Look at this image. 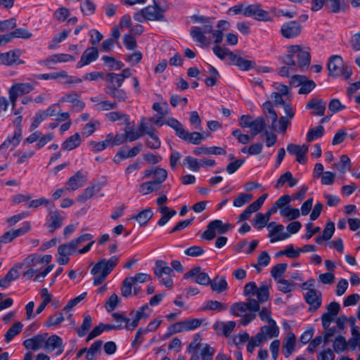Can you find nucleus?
Instances as JSON below:
<instances>
[{
  "label": "nucleus",
  "instance_id": "33",
  "mask_svg": "<svg viewBox=\"0 0 360 360\" xmlns=\"http://www.w3.org/2000/svg\"><path fill=\"white\" fill-rule=\"evenodd\" d=\"M193 153L196 155H200L202 154H214V155H224L226 151L224 149L220 147H205L201 146L194 149Z\"/></svg>",
  "mask_w": 360,
  "mask_h": 360
},
{
  "label": "nucleus",
  "instance_id": "5",
  "mask_svg": "<svg viewBox=\"0 0 360 360\" xmlns=\"http://www.w3.org/2000/svg\"><path fill=\"white\" fill-rule=\"evenodd\" d=\"M166 8H160L155 2L154 5L148 6L134 15V19L143 22L145 20L162 21L165 20L164 13Z\"/></svg>",
  "mask_w": 360,
  "mask_h": 360
},
{
  "label": "nucleus",
  "instance_id": "27",
  "mask_svg": "<svg viewBox=\"0 0 360 360\" xmlns=\"http://www.w3.org/2000/svg\"><path fill=\"white\" fill-rule=\"evenodd\" d=\"M20 268H21V265H16L12 267L6 276L0 279V287L7 288L13 281L18 278L19 274L18 270Z\"/></svg>",
  "mask_w": 360,
  "mask_h": 360
},
{
  "label": "nucleus",
  "instance_id": "49",
  "mask_svg": "<svg viewBox=\"0 0 360 360\" xmlns=\"http://www.w3.org/2000/svg\"><path fill=\"white\" fill-rule=\"evenodd\" d=\"M64 319H65L62 313H56L47 319L44 325L46 327H56L58 326Z\"/></svg>",
  "mask_w": 360,
  "mask_h": 360
},
{
  "label": "nucleus",
  "instance_id": "45",
  "mask_svg": "<svg viewBox=\"0 0 360 360\" xmlns=\"http://www.w3.org/2000/svg\"><path fill=\"white\" fill-rule=\"evenodd\" d=\"M351 333L352 338L348 341L349 346L353 350L356 347L360 348V328H351Z\"/></svg>",
  "mask_w": 360,
  "mask_h": 360
},
{
  "label": "nucleus",
  "instance_id": "60",
  "mask_svg": "<svg viewBox=\"0 0 360 360\" xmlns=\"http://www.w3.org/2000/svg\"><path fill=\"white\" fill-rule=\"evenodd\" d=\"M264 339L262 338V335L257 333L255 336L250 338L247 345V351L250 353H252L256 347H259L260 344L264 342Z\"/></svg>",
  "mask_w": 360,
  "mask_h": 360
},
{
  "label": "nucleus",
  "instance_id": "59",
  "mask_svg": "<svg viewBox=\"0 0 360 360\" xmlns=\"http://www.w3.org/2000/svg\"><path fill=\"white\" fill-rule=\"evenodd\" d=\"M253 198L252 194L242 193L233 200V205L235 207H242L248 203Z\"/></svg>",
  "mask_w": 360,
  "mask_h": 360
},
{
  "label": "nucleus",
  "instance_id": "2",
  "mask_svg": "<svg viewBox=\"0 0 360 360\" xmlns=\"http://www.w3.org/2000/svg\"><path fill=\"white\" fill-rule=\"evenodd\" d=\"M151 313V309L149 308L148 304L143 305L139 310L134 311H131L129 313V316H131L132 321L127 318L124 314H119L114 312L112 314V316L114 320L117 322L124 323V328L127 330H133L136 328L141 319H146L149 317Z\"/></svg>",
  "mask_w": 360,
  "mask_h": 360
},
{
  "label": "nucleus",
  "instance_id": "15",
  "mask_svg": "<svg viewBox=\"0 0 360 360\" xmlns=\"http://www.w3.org/2000/svg\"><path fill=\"white\" fill-rule=\"evenodd\" d=\"M44 349L49 352L58 349L57 354H60L64 350L62 338L57 335H52L48 338H46Z\"/></svg>",
  "mask_w": 360,
  "mask_h": 360
},
{
  "label": "nucleus",
  "instance_id": "19",
  "mask_svg": "<svg viewBox=\"0 0 360 360\" xmlns=\"http://www.w3.org/2000/svg\"><path fill=\"white\" fill-rule=\"evenodd\" d=\"M86 180V176L79 171L68 179L66 184V190L75 191L82 187Z\"/></svg>",
  "mask_w": 360,
  "mask_h": 360
},
{
  "label": "nucleus",
  "instance_id": "29",
  "mask_svg": "<svg viewBox=\"0 0 360 360\" xmlns=\"http://www.w3.org/2000/svg\"><path fill=\"white\" fill-rule=\"evenodd\" d=\"M231 27V24L227 20H219L217 23V30L213 32L214 43L220 44L224 38L223 32L227 30Z\"/></svg>",
  "mask_w": 360,
  "mask_h": 360
},
{
  "label": "nucleus",
  "instance_id": "9",
  "mask_svg": "<svg viewBox=\"0 0 360 360\" xmlns=\"http://www.w3.org/2000/svg\"><path fill=\"white\" fill-rule=\"evenodd\" d=\"M244 16L252 17L258 21H270L271 18L268 11L262 8L259 4H250L245 6L244 10Z\"/></svg>",
  "mask_w": 360,
  "mask_h": 360
},
{
  "label": "nucleus",
  "instance_id": "25",
  "mask_svg": "<svg viewBox=\"0 0 360 360\" xmlns=\"http://www.w3.org/2000/svg\"><path fill=\"white\" fill-rule=\"evenodd\" d=\"M75 58L70 54L66 53H58L53 54L50 57L47 58L44 63L46 66H50L51 64H56L58 63H66L69 61H73Z\"/></svg>",
  "mask_w": 360,
  "mask_h": 360
},
{
  "label": "nucleus",
  "instance_id": "63",
  "mask_svg": "<svg viewBox=\"0 0 360 360\" xmlns=\"http://www.w3.org/2000/svg\"><path fill=\"white\" fill-rule=\"evenodd\" d=\"M148 332V330H146L143 328H139L135 335L134 340L131 343L132 347H135L137 349L143 341V336Z\"/></svg>",
  "mask_w": 360,
  "mask_h": 360
},
{
  "label": "nucleus",
  "instance_id": "7",
  "mask_svg": "<svg viewBox=\"0 0 360 360\" xmlns=\"http://www.w3.org/2000/svg\"><path fill=\"white\" fill-rule=\"evenodd\" d=\"M173 269L164 260H157L154 268V274L160 280V283L167 288H171L173 285L172 276Z\"/></svg>",
  "mask_w": 360,
  "mask_h": 360
},
{
  "label": "nucleus",
  "instance_id": "53",
  "mask_svg": "<svg viewBox=\"0 0 360 360\" xmlns=\"http://www.w3.org/2000/svg\"><path fill=\"white\" fill-rule=\"evenodd\" d=\"M281 216L288 218L289 220H293L298 218L300 215V210L296 208L285 207L280 210Z\"/></svg>",
  "mask_w": 360,
  "mask_h": 360
},
{
  "label": "nucleus",
  "instance_id": "20",
  "mask_svg": "<svg viewBox=\"0 0 360 360\" xmlns=\"http://www.w3.org/2000/svg\"><path fill=\"white\" fill-rule=\"evenodd\" d=\"M258 333L261 334L262 338L264 341H266L268 338H271L278 336L279 329L276 326V321L274 320H271L270 322H269V325L262 326L260 332Z\"/></svg>",
  "mask_w": 360,
  "mask_h": 360
},
{
  "label": "nucleus",
  "instance_id": "64",
  "mask_svg": "<svg viewBox=\"0 0 360 360\" xmlns=\"http://www.w3.org/2000/svg\"><path fill=\"white\" fill-rule=\"evenodd\" d=\"M155 180H153L156 184L160 186V184L165 181L167 177V172L160 167L154 169Z\"/></svg>",
  "mask_w": 360,
  "mask_h": 360
},
{
  "label": "nucleus",
  "instance_id": "18",
  "mask_svg": "<svg viewBox=\"0 0 360 360\" xmlns=\"http://www.w3.org/2000/svg\"><path fill=\"white\" fill-rule=\"evenodd\" d=\"M59 102L72 103V109L77 112L82 110L85 107V103L79 99V95L75 92L65 94L60 98Z\"/></svg>",
  "mask_w": 360,
  "mask_h": 360
},
{
  "label": "nucleus",
  "instance_id": "35",
  "mask_svg": "<svg viewBox=\"0 0 360 360\" xmlns=\"http://www.w3.org/2000/svg\"><path fill=\"white\" fill-rule=\"evenodd\" d=\"M101 190L99 185L92 184L86 187L82 193L78 195L77 200L79 202H84L94 196L95 193L98 192Z\"/></svg>",
  "mask_w": 360,
  "mask_h": 360
},
{
  "label": "nucleus",
  "instance_id": "10",
  "mask_svg": "<svg viewBox=\"0 0 360 360\" xmlns=\"http://www.w3.org/2000/svg\"><path fill=\"white\" fill-rule=\"evenodd\" d=\"M65 217L57 210H49L46 218L44 226L49 229L51 233L60 229L63 224Z\"/></svg>",
  "mask_w": 360,
  "mask_h": 360
},
{
  "label": "nucleus",
  "instance_id": "3",
  "mask_svg": "<svg viewBox=\"0 0 360 360\" xmlns=\"http://www.w3.org/2000/svg\"><path fill=\"white\" fill-rule=\"evenodd\" d=\"M263 112L268 122H271V128L276 132L285 134L290 121L286 117H281L279 119L276 112L274 109L273 103L267 101L262 105Z\"/></svg>",
  "mask_w": 360,
  "mask_h": 360
},
{
  "label": "nucleus",
  "instance_id": "54",
  "mask_svg": "<svg viewBox=\"0 0 360 360\" xmlns=\"http://www.w3.org/2000/svg\"><path fill=\"white\" fill-rule=\"evenodd\" d=\"M287 266H288V265L285 263H280V264H277L276 265L274 266L271 271V276L276 281H278V279H281V277L284 274V272L286 271Z\"/></svg>",
  "mask_w": 360,
  "mask_h": 360
},
{
  "label": "nucleus",
  "instance_id": "46",
  "mask_svg": "<svg viewBox=\"0 0 360 360\" xmlns=\"http://www.w3.org/2000/svg\"><path fill=\"white\" fill-rule=\"evenodd\" d=\"M324 134V128L322 125H319L316 127L310 129L307 134V141L311 142L320 137Z\"/></svg>",
  "mask_w": 360,
  "mask_h": 360
},
{
  "label": "nucleus",
  "instance_id": "55",
  "mask_svg": "<svg viewBox=\"0 0 360 360\" xmlns=\"http://www.w3.org/2000/svg\"><path fill=\"white\" fill-rule=\"evenodd\" d=\"M205 309L222 311L228 309L227 304L221 303L216 300H209L206 302Z\"/></svg>",
  "mask_w": 360,
  "mask_h": 360
},
{
  "label": "nucleus",
  "instance_id": "24",
  "mask_svg": "<svg viewBox=\"0 0 360 360\" xmlns=\"http://www.w3.org/2000/svg\"><path fill=\"white\" fill-rule=\"evenodd\" d=\"M179 138L188 143L198 145L206 137L204 136L203 134H200V132H188V131L184 129Z\"/></svg>",
  "mask_w": 360,
  "mask_h": 360
},
{
  "label": "nucleus",
  "instance_id": "8",
  "mask_svg": "<svg viewBox=\"0 0 360 360\" xmlns=\"http://www.w3.org/2000/svg\"><path fill=\"white\" fill-rule=\"evenodd\" d=\"M213 22L212 20L205 23L202 24V26H194L191 28L190 34L192 38L200 44L202 46H205L207 44V39L205 37V34L212 33L213 34Z\"/></svg>",
  "mask_w": 360,
  "mask_h": 360
},
{
  "label": "nucleus",
  "instance_id": "56",
  "mask_svg": "<svg viewBox=\"0 0 360 360\" xmlns=\"http://www.w3.org/2000/svg\"><path fill=\"white\" fill-rule=\"evenodd\" d=\"M212 226H214L216 231L220 234L226 233L233 227L231 224H223L222 221L219 219L212 221Z\"/></svg>",
  "mask_w": 360,
  "mask_h": 360
},
{
  "label": "nucleus",
  "instance_id": "14",
  "mask_svg": "<svg viewBox=\"0 0 360 360\" xmlns=\"http://www.w3.org/2000/svg\"><path fill=\"white\" fill-rule=\"evenodd\" d=\"M306 302L309 305V310L316 311L321 305V292L317 290L307 291L304 295Z\"/></svg>",
  "mask_w": 360,
  "mask_h": 360
},
{
  "label": "nucleus",
  "instance_id": "32",
  "mask_svg": "<svg viewBox=\"0 0 360 360\" xmlns=\"http://www.w3.org/2000/svg\"><path fill=\"white\" fill-rule=\"evenodd\" d=\"M306 107L308 109H315L316 110L315 114L319 116L323 115L326 110V103L322 99L319 98L311 99Z\"/></svg>",
  "mask_w": 360,
  "mask_h": 360
},
{
  "label": "nucleus",
  "instance_id": "51",
  "mask_svg": "<svg viewBox=\"0 0 360 360\" xmlns=\"http://www.w3.org/2000/svg\"><path fill=\"white\" fill-rule=\"evenodd\" d=\"M247 304L245 302H240L233 304L230 308V312L233 316H242L243 313L247 310Z\"/></svg>",
  "mask_w": 360,
  "mask_h": 360
},
{
  "label": "nucleus",
  "instance_id": "50",
  "mask_svg": "<svg viewBox=\"0 0 360 360\" xmlns=\"http://www.w3.org/2000/svg\"><path fill=\"white\" fill-rule=\"evenodd\" d=\"M104 63L107 65L110 70H118L122 68L124 64L120 60H116L113 57L104 56L102 57Z\"/></svg>",
  "mask_w": 360,
  "mask_h": 360
},
{
  "label": "nucleus",
  "instance_id": "41",
  "mask_svg": "<svg viewBox=\"0 0 360 360\" xmlns=\"http://www.w3.org/2000/svg\"><path fill=\"white\" fill-rule=\"evenodd\" d=\"M103 345L102 340H96L95 341L89 349H87V354H86V359L87 360H95L96 358V354L100 353L101 348Z\"/></svg>",
  "mask_w": 360,
  "mask_h": 360
},
{
  "label": "nucleus",
  "instance_id": "21",
  "mask_svg": "<svg viewBox=\"0 0 360 360\" xmlns=\"http://www.w3.org/2000/svg\"><path fill=\"white\" fill-rule=\"evenodd\" d=\"M269 237L271 243L283 240L290 237V233L284 232V226L282 224L275 225L274 229L269 230Z\"/></svg>",
  "mask_w": 360,
  "mask_h": 360
},
{
  "label": "nucleus",
  "instance_id": "62",
  "mask_svg": "<svg viewBox=\"0 0 360 360\" xmlns=\"http://www.w3.org/2000/svg\"><path fill=\"white\" fill-rule=\"evenodd\" d=\"M133 280L131 278L127 277L122 283V287L121 288L122 295L125 297H128L131 295V289L133 285Z\"/></svg>",
  "mask_w": 360,
  "mask_h": 360
},
{
  "label": "nucleus",
  "instance_id": "34",
  "mask_svg": "<svg viewBox=\"0 0 360 360\" xmlns=\"http://www.w3.org/2000/svg\"><path fill=\"white\" fill-rule=\"evenodd\" d=\"M18 53L14 51L0 53V64L11 66L15 64L18 60Z\"/></svg>",
  "mask_w": 360,
  "mask_h": 360
},
{
  "label": "nucleus",
  "instance_id": "23",
  "mask_svg": "<svg viewBox=\"0 0 360 360\" xmlns=\"http://www.w3.org/2000/svg\"><path fill=\"white\" fill-rule=\"evenodd\" d=\"M295 340V335L291 332L288 333L287 336L284 338L282 352L286 358H288L294 351Z\"/></svg>",
  "mask_w": 360,
  "mask_h": 360
},
{
  "label": "nucleus",
  "instance_id": "44",
  "mask_svg": "<svg viewBox=\"0 0 360 360\" xmlns=\"http://www.w3.org/2000/svg\"><path fill=\"white\" fill-rule=\"evenodd\" d=\"M160 188V186L156 184L154 181H150L141 184L139 192L143 195H147L152 192L158 191Z\"/></svg>",
  "mask_w": 360,
  "mask_h": 360
},
{
  "label": "nucleus",
  "instance_id": "28",
  "mask_svg": "<svg viewBox=\"0 0 360 360\" xmlns=\"http://www.w3.org/2000/svg\"><path fill=\"white\" fill-rule=\"evenodd\" d=\"M20 137L21 129L18 128L15 131L12 138H8L0 146V152L4 153L11 145H12L13 147H15L20 143Z\"/></svg>",
  "mask_w": 360,
  "mask_h": 360
},
{
  "label": "nucleus",
  "instance_id": "61",
  "mask_svg": "<svg viewBox=\"0 0 360 360\" xmlns=\"http://www.w3.org/2000/svg\"><path fill=\"white\" fill-rule=\"evenodd\" d=\"M91 317L89 315H86L84 316L83 323L80 328L77 330V335L79 337H83L86 335L87 331L91 328Z\"/></svg>",
  "mask_w": 360,
  "mask_h": 360
},
{
  "label": "nucleus",
  "instance_id": "39",
  "mask_svg": "<svg viewBox=\"0 0 360 360\" xmlns=\"http://www.w3.org/2000/svg\"><path fill=\"white\" fill-rule=\"evenodd\" d=\"M10 89L20 96L31 92L34 89V86L30 83H17L12 85Z\"/></svg>",
  "mask_w": 360,
  "mask_h": 360
},
{
  "label": "nucleus",
  "instance_id": "42",
  "mask_svg": "<svg viewBox=\"0 0 360 360\" xmlns=\"http://www.w3.org/2000/svg\"><path fill=\"white\" fill-rule=\"evenodd\" d=\"M22 326L23 325L21 322H15L5 334L6 342H9L15 336L19 334L22 330Z\"/></svg>",
  "mask_w": 360,
  "mask_h": 360
},
{
  "label": "nucleus",
  "instance_id": "30",
  "mask_svg": "<svg viewBox=\"0 0 360 360\" xmlns=\"http://www.w3.org/2000/svg\"><path fill=\"white\" fill-rule=\"evenodd\" d=\"M266 127V122L263 117H258L253 120L250 124V134L252 137L256 136L259 133L262 132Z\"/></svg>",
  "mask_w": 360,
  "mask_h": 360
},
{
  "label": "nucleus",
  "instance_id": "57",
  "mask_svg": "<svg viewBox=\"0 0 360 360\" xmlns=\"http://www.w3.org/2000/svg\"><path fill=\"white\" fill-rule=\"evenodd\" d=\"M95 109L97 110L108 111L110 110L116 109L117 108V101L111 102L108 100L98 102L94 105Z\"/></svg>",
  "mask_w": 360,
  "mask_h": 360
},
{
  "label": "nucleus",
  "instance_id": "12",
  "mask_svg": "<svg viewBox=\"0 0 360 360\" xmlns=\"http://www.w3.org/2000/svg\"><path fill=\"white\" fill-rule=\"evenodd\" d=\"M302 30V27L299 22L292 20L281 25V34L285 39H294L300 34Z\"/></svg>",
  "mask_w": 360,
  "mask_h": 360
},
{
  "label": "nucleus",
  "instance_id": "1",
  "mask_svg": "<svg viewBox=\"0 0 360 360\" xmlns=\"http://www.w3.org/2000/svg\"><path fill=\"white\" fill-rule=\"evenodd\" d=\"M311 56L307 51L302 49L299 45L288 48V55L284 59L285 65L297 67L300 70L307 68L310 64Z\"/></svg>",
  "mask_w": 360,
  "mask_h": 360
},
{
  "label": "nucleus",
  "instance_id": "48",
  "mask_svg": "<svg viewBox=\"0 0 360 360\" xmlns=\"http://www.w3.org/2000/svg\"><path fill=\"white\" fill-rule=\"evenodd\" d=\"M347 345H349L346 339L342 335H338L335 338L333 347L336 353H341L347 349Z\"/></svg>",
  "mask_w": 360,
  "mask_h": 360
},
{
  "label": "nucleus",
  "instance_id": "38",
  "mask_svg": "<svg viewBox=\"0 0 360 360\" xmlns=\"http://www.w3.org/2000/svg\"><path fill=\"white\" fill-rule=\"evenodd\" d=\"M210 285L212 290L217 292H222L228 288V283L224 277H215L212 281H211V283H210Z\"/></svg>",
  "mask_w": 360,
  "mask_h": 360
},
{
  "label": "nucleus",
  "instance_id": "47",
  "mask_svg": "<svg viewBox=\"0 0 360 360\" xmlns=\"http://www.w3.org/2000/svg\"><path fill=\"white\" fill-rule=\"evenodd\" d=\"M125 138L127 141L132 142L136 140H138L139 138L142 137V133L140 131H134L132 127H130L129 122L126 125L124 129Z\"/></svg>",
  "mask_w": 360,
  "mask_h": 360
},
{
  "label": "nucleus",
  "instance_id": "22",
  "mask_svg": "<svg viewBox=\"0 0 360 360\" xmlns=\"http://www.w3.org/2000/svg\"><path fill=\"white\" fill-rule=\"evenodd\" d=\"M229 58L231 61L237 65L240 70L247 71L255 67V63L252 60H245L240 56L235 55L233 53H229Z\"/></svg>",
  "mask_w": 360,
  "mask_h": 360
},
{
  "label": "nucleus",
  "instance_id": "58",
  "mask_svg": "<svg viewBox=\"0 0 360 360\" xmlns=\"http://www.w3.org/2000/svg\"><path fill=\"white\" fill-rule=\"evenodd\" d=\"M337 169L342 173L345 174L351 169V160L346 155H342L340 157V162L337 165Z\"/></svg>",
  "mask_w": 360,
  "mask_h": 360
},
{
  "label": "nucleus",
  "instance_id": "16",
  "mask_svg": "<svg viewBox=\"0 0 360 360\" xmlns=\"http://www.w3.org/2000/svg\"><path fill=\"white\" fill-rule=\"evenodd\" d=\"M98 57V49L94 46L89 47L83 52L80 60L77 63L76 68H81L84 65H89L91 62L96 60Z\"/></svg>",
  "mask_w": 360,
  "mask_h": 360
},
{
  "label": "nucleus",
  "instance_id": "31",
  "mask_svg": "<svg viewBox=\"0 0 360 360\" xmlns=\"http://www.w3.org/2000/svg\"><path fill=\"white\" fill-rule=\"evenodd\" d=\"M82 140L79 133H75L68 137L62 144L64 150H71L77 148L81 144Z\"/></svg>",
  "mask_w": 360,
  "mask_h": 360
},
{
  "label": "nucleus",
  "instance_id": "6",
  "mask_svg": "<svg viewBox=\"0 0 360 360\" xmlns=\"http://www.w3.org/2000/svg\"><path fill=\"white\" fill-rule=\"evenodd\" d=\"M269 287L267 283H262L259 287L254 281H250L245 284L243 290L245 296L256 295L261 303H264L269 298Z\"/></svg>",
  "mask_w": 360,
  "mask_h": 360
},
{
  "label": "nucleus",
  "instance_id": "13",
  "mask_svg": "<svg viewBox=\"0 0 360 360\" xmlns=\"http://www.w3.org/2000/svg\"><path fill=\"white\" fill-rule=\"evenodd\" d=\"M343 60L339 56H333L330 58L328 63V70L329 75L337 77L343 74Z\"/></svg>",
  "mask_w": 360,
  "mask_h": 360
},
{
  "label": "nucleus",
  "instance_id": "4",
  "mask_svg": "<svg viewBox=\"0 0 360 360\" xmlns=\"http://www.w3.org/2000/svg\"><path fill=\"white\" fill-rule=\"evenodd\" d=\"M118 259V257L112 256L108 260L102 259L94 265L91 270V274L94 275L93 283L94 285H98L105 280L117 265Z\"/></svg>",
  "mask_w": 360,
  "mask_h": 360
},
{
  "label": "nucleus",
  "instance_id": "40",
  "mask_svg": "<svg viewBox=\"0 0 360 360\" xmlns=\"http://www.w3.org/2000/svg\"><path fill=\"white\" fill-rule=\"evenodd\" d=\"M153 212L150 208L140 212L137 215L133 216L131 219H136L140 225H146L148 221L152 218Z\"/></svg>",
  "mask_w": 360,
  "mask_h": 360
},
{
  "label": "nucleus",
  "instance_id": "17",
  "mask_svg": "<svg viewBox=\"0 0 360 360\" xmlns=\"http://www.w3.org/2000/svg\"><path fill=\"white\" fill-rule=\"evenodd\" d=\"M47 335V333L37 335L32 338L27 339L23 342V345L28 349L39 350L43 347H44L45 339Z\"/></svg>",
  "mask_w": 360,
  "mask_h": 360
},
{
  "label": "nucleus",
  "instance_id": "11",
  "mask_svg": "<svg viewBox=\"0 0 360 360\" xmlns=\"http://www.w3.org/2000/svg\"><path fill=\"white\" fill-rule=\"evenodd\" d=\"M185 279H193V281L199 285H208L211 283L209 275L201 271L200 266H195L184 275Z\"/></svg>",
  "mask_w": 360,
  "mask_h": 360
},
{
  "label": "nucleus",
  "instance_id": "37",
  "mask_svg": "<svg viewBox=\"0 0 360 360\" xmlns=\"http://www.w3.org/2000/svg\"><path fill=\"white\" fill-rule=\"evenodd\" d=\"M160 212L162 214V217L158 221V224L160 226L166 224L176 214V210H170L167 206L160 207Z\"/></svg>",
  "mask_w": 360,
  "mask_h": 360
},
{
  "label": "nucleus",
  "instance_id": "52",
  "mask_svg": "<svg viewBox=\"0 0 360 360\" xmlns=\"http://www.w3.org/2000/svg\"><path fill=\"white\" fill-rule=\"evenodd\" d=\"M165 124L172 128L175 131L176 135L179 138L180 137V136L182 134V132L185 129L179 120L173 117H171L167 120L165 121Z\"/></svg>",
  "mask_w": 360,
  "mask_h": 360
},
{
  "label": "nucleus",
  "instance_id": "36",
  "mask_svg": "<svg viewBox=\"0 0 360 360\" xmlns=\"http://www.w3.org/2000/svg\"><path fill=\"white\" fill-rule=\"evenodd\" d=\"M107 84L105 88H116L120 87L123 82L122 79L120 77L119 75L114 72H109L106 75L105 78Z\"/></svg>",
  "mask_w": 360,
  "mask_h": 360
},
{
  "label": "nucleus",
  "instance_id": "43",
  "mask_svg": "<svg viewBox=\"0 0 360 360\" xmlns=\"http://www.w3.org/2000/svg\"><path fill=\"white\" fill-rule=\"evenodd\" d=\"M77 247L72 240L68 243L59 245L58 253L60 256H69L75 252Z\"/></svg>",
  "mask_w": 360,
  "mask_h": 360
},
{
  "label": "nucleus",
  "instance_id": "26",
  "mask_svg": "<svg viewBox=\"0 0 360 360\" xmlns=\"http://www.w3.org/2000/svg\"><path fill=\"white\" fill-rule=\"evenodd\" d=\"M103 90L107 95L118 102H125L127 100V92L124 89H120V87L112 89L104 88Z\"/></svg>",
  "mask_w": 360,
  "mask_h": 360
}]
</instances>
